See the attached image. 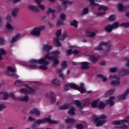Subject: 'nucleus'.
I'll use <instances>...</instances> for the list:
<instances>
[{
  "label": "nucleus",
  "mask_w": 129,
  "mask_h": 129,
  "mask_svg": "<svg viewBox=\"0 0 129 129\" xmlns=\"http://www.w3.org/2000/svg\"><path fill=\"white\" fill-rule=\"evenodd\" d=\"M59 54L60 52L59 50H55L51 52H48L45 55L44 57H41L38 59H30L28 63L23 61V66L29 67L31 69H41V70H47L48 69V66L49 64V61L52 60V66L56 67L59 64Z\"/></svg>",
  "instance_id": "obj_1"
},
{
  "label": "nucleus",
  "mask_w": 129,
  "mask_h": 129,
  "mask_svg": "<svg viewBox=\"0 0 129 129\" xmlns=\"http://www.w3.org/2000/svg\"><path fill=\"white\" fill-rule=\"evenodd\" d=\"M34 83V82H22L19 80H17L15 83L16 86H25L27 89L22 88L19 90L20 93H24V94H29V93H34L36 91V89L30 87V85Z\"/></svg>",
  "instance_id": "obj_2"
},
{
  "label": "nucleus",
  "mask_w": 129,
  "mask_h": 129,
  "mask_svg": "<svg viewBox=\"0 0 129 129\" xmlns=\"http://www.w3.org/2000/svg\"><path fill=\"white\" fill-rule=\"evenodd\" d=\"M114 99H115V97L111 96L108 100H106V104L103 102H100L98 104L99 99H97L96 101H94L92 102V107H98L101 109H103L107 104H109L110 106L113 105V104H114V102L113 101Z\"/></svg>",
  "instance_id": "obj_3"
},
{
  "label": "nucleus",
  "mask_w": 129,
  "mask_h": 129,
  "mask_svg": "<svg viewBox=\"0 0 129 129\" xmlns=\"http://www.w3.org/2000/svg\"><path fill=\"white\" fill-rule=\"evenodd\" d=\"M70 87H71V88H73V89L78 90V91H80L81 93H84V92H87V93H91V92H92V91H88L86 92V89L84 88V84L83 83H80V87H78V86L75 83L67 84L64 86V89L65 90H69Z\"/></svg>",
  "instance_id": "obj_4"
},
{
  "label": "nucleus",
  "mask_w": 129,
  "mask_h": 129,
  "mask_svg": "<svg viewBox=\"0 0 129 129\" xmlns=\"http://www.w3.org/2000/svg\"><path fill=\"white\" fill-rule=\"evenodd\" d=\"M62 33V29L58 30L56 32V38H54L53 43L54 45L57 46V47H60L61 46V43L59 41H63L67 37V33L64 32L61 39H59V37L61 36V33Z\"/></svg>",
  "instance_id": "obj_5"
},
{
  "label": "nucleus",
  "mask_w": 129,
  "mask_h": 129,
  "mask_svg": "<svg viewBox=\"0 0 129 129\" xmlns=\"http://www.w3.org/2000/svg\"><path fill=\"white\" fill-rule=\"evenodd\" d=\"M9 96L12 98L13 99H15V100H20V101H24L25 102L29 101V96H25L23 98L20 97H16L13 93L8 94L7 93L5 92L4 93L3 99H8V98H9Z\"/></svg>",
  "instance_id": "obj_6"
},
{
  "label": "nucleus",
  "mask_w": 129,
  "mask_h": 129,
  "mask_svg": "<svg viewBox=\"0 0 129 129\" xmlns=\"http://www.w3.org/2000/svg\"><path fill=\"white\" fill-rule=\"evenodd\" d=\"M106 118H107V116L104 114H103L99 118L97 117H94L93 118V121L96 124V126H100L102 125V124H104V123H105Z\"/></svg>",
  "instance_id": "obj_7"
},
{
  "label": "nucleus",
  "mask_w": 129,
  "mask_h": 129,
  "mask_svg": "<svg viewBox=\"0 0 129 129\" xmlns=\"http://www.w3.org/2000/svg\"><path fill=\"white\" fill-rule=\"evenodd\" d=\"M124 122H129V116L126 117L125 119L121 120H117L113 122V124L115 125H118V127H120L122 129L127 128L128 126L125 124H124Z\"/></svg>",
  "instance_id": "obj_8"
},
{
  "label": "nucleus",
  "mask_w": 129,
  "mask_h": 129,
  "mask_svg": "<svg viewBox=\"0 0 129 129\" xmlns=\"http://www.w3.org/2000/svg\"><path fill=\"white\" fill-rule=\"evenodd\" d=\"M106 46L107 47V49L105 51V54H107L109 51H110V42H101L99 45L95 48V50H102V47Z\"/></svg>",
  "instance_id": "obj_9"
},
{
  "label": "nucleus",
  "mask_w": 129,
  "mask_h": 129,
  "mask_svg": "<svg viewBox=\"0 0 129 129\" xmlns=\"http://www.w3.org/2000/svg\"><path fill=\"white\" fill-rule=\"evenodd\" d=\"M16 72L17 70L16 68H13L12 67H8L6 74L9 76H12V77H13V78L18 79L20 77V76L16 74Z\"/></svg>",
  "instance_id": "obj_10"
},
{
  "label": "nucleus",
  "mask_w": 129,
  "mask_h": 129,
  "mask_svg": "<svg viewBox=\"0 0 129 129\" xmlns=\"http://www.w3.org/2000/svg\"><path fill=\"white\" fill-rule=\"evenodd\" d=\"M51 116L48 118H44L42 119H38L35 121V123L37 124H42V123H44L45 122H47L48 123L55 124L58 122L57 121H54L50 119Z\"/></svg>",
  "instance_id": "obj_11"
},
{
  "label": "nucleus",
  "mask_w": 129,
  "mask_h": 129,
  "mask_svg": "<svg viewBox=\"0 0 129 129\" xmlns=\"http://www.w3.org/2000/svg\"><path fill=\"white\" fill-rule=\"evenodd\" d=\"M44 29H45V26L44 25L41 26L39 27L34 28L30 32V34L33 36H36V37H39L41 35V31L42 30H44Z\"/></svg>",
  "instance_id": "obj_12"
},
{
  "label": "nucleus",
  "mask_w": 129,
  "mask_h": 129,
  "mask_svg": "<svg viewBox=\"0 0 129 129\" xmlns=\"http://www.w3.org/2000/svg\"><path fill=\"white\" fill-rule=\"evenodd\" d=\"M6 18L7 21L6 25V28L7 29L11 31V32L15 31V27L12 26V24H11V23H12V17H11V15H8Z\"/></svg>",
  "instance_id": "obj_13"
},
{
  "label": "nucleus",
  "mask_w": 129,
  "mask_h": 129,
  "mask_svg": "<svg viewBox=\"0 0 129 129\" xmlns=\"http://www.w3.org/2000/svg\"><path fill=\"white\" fill-rule=\"evenodd\" d=\"M110 79H115L116 81H112L110 82L111 85L113 86H117L120 84V79L119 78V76H116V75H110Z\"/></svg>",
  "instance_id": "obj_14"
},
{
  "label": "nucleus",
  "mask_w": 129,
  "mask_h": 129,
  "mask_svg": "<svg viewBox=\"0 0 129 129\" xmlns=\"http://www.w3.org/2000/svg\"><path fill=\"white\" fill-rule=\"evenodd\" d=\"M70 49H69L67 51V55L68 56L71 55V54H75L77 55L79 53V50H78V47L76 45H70Z\"/></svg>",
  "instance_id": "obj_15"
},
{
  "label": "nucleus",
  "mask_w": 129,
  "mask_h": 129,
  "mask_svg": "<svg viewBox=\"0 0 129 129\" xmlns=\"http://www.w3.org/2000/svg\"><path fill=\"white\" fill-rule=\"evenodd\" d=\"M45 97H46V98H49V97L51 102L55 103L56 101V97H55V94L54 92H51L50 94H46L45 95Z\"/></svg>",
  "instance_id": "obj_16"
},
{
  "label": "nucleus",
  "mask_w": 129,
  "mask_h": 129,
  "mask_svg": "<svg viewBox=\"0 0 129 129\" xmlns=\"http://www.w3.org/2000/svg\"><path fill=\"white\" fill-rule=\"evenodd\" d=\"M60 19L61 21L58 20L56 24V26H60L61 25H64V21L66 19V15L64 13H62L60 15Z\"/></svg>",
  "instance_id": "obj_17"
},
{
  "label": "nucleus",
  "mask_w": 129,
  "mask_h": 129,
  "mask_svg": "<svg viewBox=\"0 0 129 129\" xmlns=\"http://www.w3.org/2000/svg\"><path fill=\"white\" fill-rule=\"evenodd\" d=\"M53 46L52 45L44 44L42 46L41 48V51L43 53H46L50 51V50L52 49Z\"/></svg>",
  "instance_id": "obj_18"
},
{
  "label": "nucleus",
  "mask_w": 129,
  "mask_h": 129,
  "mask_svg": "<svg viewBox=\"0 0 129 129\" xmlns=\"http://www.w3.org/2000/svg\"><path fill=\"white\" fill-rule=\"evenodd\" d=\"M80 64L81 66V69L83 70H86V69H88L90 67V63L89 62L84 61L80 62Z\"/></svg>",
  "instance_id": "obj_19"
},
{
  "label": "nucleus",
  "mask_w": 129,
  "mask_h": 129,
  "mask_svg": "<svg viewBox=\"0 0 129 129\" xmlns=\"http://www.w3.org/2000/svg\"><path fill=\"white\" fill-rule=\"evenodd\" d=\"M129 93V89H127L124 92V94L122 95H120L118 96V99L120 100H123V99H125V96L127 95Z\"/></svg>",
  "instance_id": "obj_20"
},
{
  "label": "nucleus",
  "mask_w": 129,
  "mask_h": 129,
  "mask_svg": "<svg viewBox=\"0 0 129 129\" xmlns=\"http://www.w3.org/2000/svg\"><path fill=\"white\" fill-rule=\"evenodd\" d=\"M35 3L37 4L38 8L40 9V10H42V11H44L45 10V6L42 4H41V3H42V0H34Z\"/></svg>",
  "instance_id": "obj_21"
},
{
  "label": "nucleus",
  "mask_w": 129,
  "mask_h": 129,
  "mask_svg": "<svg viewBox=\"0 0 129 129\" xmlns=\"http://www.w3.org/2000/svg\"><path fill=\"white\" fill-rule=\"evenodd\" d=\"M30 114H34L35 115H36L37 116L40 115V111L38 110V109H32L30 111Z\"/></svg>",
  "instance_id": "obj_22"
},
{
  "label": "nucleus",
  "mask_w": 129,
  "mask_h": 129,
  "mask_svg": "<svg viewBox=\"0 0 129 129\" xmlns=\"http://www.w3.org/2000/svg\"><path fill=\"white\" fill-rule=\"evenodd\" d=\"M28 9L30 10V11H32L33 12H39L40 10L38 8V7L33 5H29L28 6Z\"/></svg>",
  "instance_id": "obj_23"
},
{
  "label": "nucleus",
  "mask_w": 129,
  "mask_h": 129,
  "mask_svg": "<svg viewBox=\"0 0 129 129\" xmlns=\"http://www.w3.org/2000/svg\"><path fill=\"white\" fill-rule=\"evenodd\" d=\"M96 33H97V31H95L94 32H91L90 31H87L86 32V35L88 36V37H90V38H92L94 37V36L96 35Z\"/></svg>",
  "instance_id": "obj_24"
},
{
  "label": "nucleus",
  "mask_w": 129,
  "mask_h": 129,
  "mask_svg": "<svg viewBox=\"0 0 129 129\" xmlns=\"http://www.w3.org/2000/svg\"><path fill=\"white\" fill-rule=\"evenodd\" d=\"M89 2H90V4L91 6L93 7H96L98 5V4H96V3H100L101 2V1L99 0H88Z\"/></svg>",
  "instance_id": "obj_25"
},
{
  "label": "nucleus",
  "mask_w": 129,
  "mask_h": 129,
  "mask_svg": "<svg viewBox=\"0 0 129 129\" xmlns=\"http://www.w3.org/2000/svg\"><path fill=\"white\" fill-rule=\"evenodd\" d=\"M21 38V34H17L16 35L13 37L11 40V43H15V42H17L19 39Z\"/></svg>",
  "instance_id": "obj_26"
},
{
  "label": "nucleus",
  "mask_w": 129,
  "mask_h": 129,
  "mask_svg": "<svg viewBox=\"0 0 129 129\" xmlns=\"http://www.w3.org/2000/svg\"><path fill=\"white\" fill-rule=\"evenodd\" d=\"M18 13H19V9L16 8L12 10L11 12V15L12 17H17V15H18Z\"/></svg>",
  "instance_id": "obj_27"
},
{
  "label": "nucleus",
  "mask_w": 129,
  "mask_h": 129,
  "mask_svg": "<svg viewBox=\"0 0 129 129\" xmlns=\"http://www.w3.org/2000/svg\"><path fill=\"white\" fill-rule=\"evenodd\" d=\"M105 30L107 33H110V32H112L113 29H112L111 25H108L105 27Z\"/></svg>",
  "instance_id": "obj_28"
},
{
  "label": "nucleus",
  "mask_w": 129,
  "mask_h": 129,
  "mask_svg": "<svg viewBox=\"0 0 129 129\" xmlns=\"http://www.w3.org/2000/svg\"><path fill=\"white\" fill-rule=\"evenodd\" d=\"M69 114L70 115H75V108L72 107L70 108L68 111Z\"/></svg>",
  "instance_id": "obj_29"
},
{
  "label": "nucleus",
  "mask_w": 129,
  "mask_h": 129,
  "mask_svg": "<svg viewBox=\"0 0 129 129\" xmlns=\"http://www.w3.org/2000/svg\"><path fill=\"white\" fill-rule=\"evenodd\" d=\"M7 54V52L6 51V50H5L3 48H0V60H2L3 59V55H6Z\"/></svg>",
  "instance_id": "obj_30"
},
{
  "label": "nucleus",
  "mask_w": 129,
  "mask_h": 129,
  "mask_svg": "<svg viewBox=\"0 0 129 129\" xmlns=\"http://www.w3.org/2000/svg\"><path fill=\"white\" fill-rule=\"evenodd\" d=\"M113 92H114V89L109 90L108 91L106 92L105 93V97H107L108 95H111V94H113Z\"/></svg>",
  "instance_id": "obj_31"
},
{
  "label": "nucleus",
  "mask_w": 129,
  "mask_h": 129,
  "mask_svg": "<svg viewBox=\"0 0 129 129\" xmlns=\"http://www.w3.org/2000/svg\"><path fill=\"white\" fill-rule=\"evenodd\" d=\"M56 72L59 74L58 75L59 77H61L62 79H65V76H64L63 74L61 73V72H62V69H58L56 71Z\"/></svg>",
  "instance_id": "obj_32"
},
{
  "label": "nucleus",
  "mask_w": 129,
  "mask_h": 129,
  "mask_svg": "<svg viewBox=\"0 0 129 129\" xmlns=\"http://www.w3.org/2000/svg\"><path fill=\"white\" fill-rule=\"evenodd\" d=\"M121 73L123 76H125V75H128L129 70L128 69L124 70L122 69L121 71Z\"/></svg>",
  "instance_id": "obj_33"
},
{
  "label": "nucleus",
  "mask_w": 129,
  "mask_h": 129,
  "mask_svg": "<svg viewBox=\"0 0 129 129\" xmlns=\"http://www.w3.org/2000/svg\"><path fill=\"white\" fill-rule=\"evenodd\" d=\"M69 106H70V105L67 104L59 106V109H68V108H69Z\"/></svg>",
  "instance_id": "obj_34"
},
{
  "label": "nucleus",
  "mask_w": 129,
  "mask_h": 129,
  "mask_svg": "<svg viewBox=\"0 0 129 129\" xmlns=\"http://www.w3.org/2000/svg\"><path fill=\"white\" fill-rule=\"evenodd\" d=\"M89 60V61H91V62L94 63V62H96V61H97L98 58L94 57V55H91L90 56Z\"/></svg>",
  "instance_id": "obj_35"
},
{
  "label": "nucleus",
  "mask_w": 129,
  "mask_h": 129,
  "mask_svg": "<svg viewBox=\"0 0 129 129\" xmlns=\"http://www.w3.org/2000/svg\"><path fill=\"white\" fill-rule=\"evenodd\" d=\"M66 122L67 123H74L75 120L71 118H68L66 119Z\"/></svg>",
  "instance_id": "obj_36"
},
{
  "label": "nucleus",
  "mask_w": 129,
  "mask_h": 129,
  "mask_svg": "<svg viewBox=\"0 0 129 129\" xmlns=\"http://www.w3.org/2000/svg\"><path fill=\"white\" fill-rule=\"evenodd\" d=\"M75 104L76 105H77V106L80 108V109H82V106H81V102H80V101L78 100H77L75 101Z\"/></svg>",
  "instance_id": "obj_37"
},
{
  "label": "nucleus",
  "mask_w": 129,
  "mask_h": 129,
  "mask_svg": "<svg viewBox=\"0 0 129 129\" xmlns=\"http://www.w3.org/2000/svg\"><path fill=\"white\" fill-rule=\"evenodd\" d=\"M112 29H117L119 27V23L118 22H114L112 25H111Z\"/></svg>",
  "instance_id": "obj_38"
},
{
  "label": "nucleus",
  "mask_w": 129,
  "mask_h": 129,
  "mask_svg": "<svg viewBox=\"0 0 129 129\" xmlns=\"http://www.w3.org/2000/svg\"><path fill=\"white\" fill-rule=\"evenodd\" d=\"M117 7H118V10L120 12H121V11L125 10V8L124 7H123V5H122V4H118Z\"/></svg>",
  "instance_id": "obj_39"
},
{
  "label": "nucleus",
  "mask_w": 129,
  "mask_h": 129,
  "mask_svg": "<svg viewBox=\"0 0 129 129\" xmlns=\"http://www.w3.org/2000/svg\"><path fill=\"white\" fill-rule=\"evenodd\" d=\"M52 84H54V85H60V81L58 80V79H54L51 82Z\"/></svg>",
  "instance_id": "obj_40"
},
{
  "label": "nucleus",
  "mask_w": 129,
  "mask_h": 129,
  "mask_svg": "<svg viewBox=\"0 0 129 129\" xmlns=\"http://www.w3.org/2000/svg\"><path fill=\"white\" fill-rule=\"evenodd\" d=\"M98 9L99 11H101V10H103V11H107V10H108V7L104 6L103 5H100Z\"/></svg>",
  "instance_id": "obj_41"
},
{
  "label": "nucleus",
  "mask_w": 129,
  "mask_h": 129,
  "mask_svg": "<svg viewBox=\"0 0 129 129\" xmlns=\"http://www.w3.org/2000/svg\"><path fill=\"white\" fill-rule=\"evenodd\" d=\"M97 77L98 78H101L102 79V80L103 81V82H105V81H106L107 80V79L106 78V77H104L103 75H98L97 76Z\"/></svg>",
  "instance_id": "obj_42"
},
{
  "label": "nucleus",
  "mask_w": 129,
  "mask_h": 129,
  "mask_svg": "<svg viewBox=\"0 0 129 129\" xmlns=\"http://www.w3.org/2000/svg\"><path fill=\"white\" fill-rule=\"evenodd\" d=\"M78 23L76 20H73L72 22L70 23L71 26H73L75 28H77V25Z\"/></svg>",
  "instance_id": "obj_43"
},
{
  "label": "nucleus",
  "mask_w": 129,
  "mask_h": 129,
  "mask_svg": "<svg viewBox=\"0 0 129 129\" xmlns=\"http://www.w3.org/2000/svg\"><path fill=\"white\" fill-rule=\"evenodd\" d=\"M62 69H66L67 68V61H63L61 63Z\"/></svg>",
  "instance_id": "obj_44"
},
{
  "label": "nucleus",
  "mask_w": 129,
  "mask_h": 129,
  "mask_svg": "<svg viewBox=\"0 0 129 129\" xmlns=\"http://www.w3.org/2000/svg\"><path fill=\"white\" fill-rule=\"evenodd\" d=\"M73 4V2L72 1H66L63 2V5L66 7V6H68L69 5H72Z\"/></svg>",
  "instance_id": "obj_45"
},
{
  "label": "nucleus",
  "mask_w": 129,
  "mask_h": 129,
  "mask_svg": "<svg viewBox=\"0 0 129 129\" xmlns=\"http://www.w3.org/2000/svg\"><path fill=\"white\" fill-rule=\"evenodd\" d=\"M89 12L88 8H86L83 10L82 14V15H86L87 14H88Z\"/></svg>",
  "instance_id": "obj_46"
},
{
  "label": "nucleus",
  "mask_w": 129,
  "mask_h": 129,
  "mask_svg": "<svg viewBox=\"0 0 129 129\" xmlns=\"http://www.w3.org/2000/svg\"><path fill=\"white\" fill-rule=\"evenodd\" d=\"M108 20L110 22H113L115 20V16L111 15L109 16Z\"/></svg>",
  "instance_id": "obj_47"
},
{
  "label": "nucleus",
  "mask_w": 129,
  "mask_h": 129,
  "mask_svg": "<svg viewBox=\"0 0 129 129\" xmlns=\"http://www.w3.org/2000/svg\"><path fill=\"white\" fill-rule=\"evenodd\" d=\"M117 71V68L116 67L111 68L109 69V72H111V73L116 72Z\"/></svg>",
  "instance_id": "obj_48"
},
{
  "label": "nucleus",
  "mask_w": 129,
  "mask_h": 129,
  "mask_svg": "<svg viewBox=\"0 0 129 129\" xmlns=\"http://www.w3.org/2000/svg\"><path fill=\"white\" fill-rule=\"evenodd\" d=\"M84 104L85 106L89 105L90 104V100L89 99H87L84 102Z\"/></svg>",
  "instance_id": "obj_49"
},
{
  "label": "nucleus",
  "mask_w": 129,
  "mask_h": 129,
  "mask_svg": "<svg viewBox=\"0 0 129 129\" xmlns=\"http://www.w3.org/2000/svg\"><path fill=\"white\" fill-rule=\"evenodd\" d=\"M124 61H126L125 65L127 67H128V68H129V57H125L124 59Z\"/></svg>",
  "instance_id": "obj_50"
},
{
  "label": "nucleus",
  "mask_w": 129,
  "mask_h": 129,
  "mask_svg": "<svg viewBox=\"0 0 129 129\" xmlns=\"http://www.w3.org/2000/svg\"><path fill=\"white\" fill-rule=\"evenodd\" d=\"M120 26L121 27H124V28H128L129 27V23H123L121 24H120Z\"/></svg>",
  "instance_id": "obj_51"
},
{
  "label": "nucleus",
  "mask_w": 129,
  "mask_h": 129,
  "mask_svg": "<svg viewBox=\"0 0 129 129\" xmlns=\"http://www.w3.org/2000/svg\"><path fill=\"white\" fill-rule=\"evenodd\" d=\"M55 12V11L51 9L50 8H49L48 9V10L47 11V14H53V13H54Z\"/></svg>",
  "instance_id": "obj_52"
},
{
  "label": "nucleus",
  "mask_w": 129,
  "mask_h": 129,
  "mask_svg": "<svg viewBox=\"0 0 129 129\" xmlns=\"http://www.w3.org/2000/svg\"><path fill=\"white\" fill-rule=\"evenodd\" d=\"M6 108V106L4 104H0V111H2V110H3Z\"/></svg>",
  "instance_id": "obj_53"
},
{
  "label": "nucleus",
  "mask_w": 129,
  "mask_h": 129,
  "mask_svg": "<svg viewBox=\"0 0 129 129\" xmlns=\"http://www.w3.org/2000/svg\"><path fill=\"white\" fill-rule=\"evenodd\" d=\"M5 44V39L3 38H0V45H4Z\"/></svg>",
  "instance_id": "obj_54"
},
{
  "label": "nucleus",
  "mask_w": 129,
  "mask_h": 129,
  "mask_svg": "<svg viewBox=\"0 0 129 129\" xmlns=\"http://www.w3.org/2000/svg\"><path fill=\"white\" fill-rule=\"evenodd\" d=\"M77 129H83V126L81 125V124H78L77 125Z\"/></svg>",
  "instance_id": "obj_55"
},
{
  "label": "nucleus",
  "mask_w": 129,
  "mask_h": 129,
  "mask_svg": "<svg viewBox=\"0 0 129 129\" xmlns=\"http://www.w3.org/2000/svg\"><path fill=\"white\" fill-rule=\"evenodd\" d=\"M103 15H105V12H99L97 14V16H103Z\"/></svg>",
  "instance_id": "obj_56"
},
{
  "label": "nucleus",
  "mask_w": 129,
  "mask_h": 129,
  "mask_svg": "<svg viewBox=\"0 0 129 129\" xmlns=\"http://www.w3.org/2000/svg\"><path fill=\"white\" fill-rule=\"evenodd\" d=\"M10 2H12L14 4H16L17 3H19L21 0H9Z\"/></svg>",
  "instance_id": "obj_57"
},
{
  "label": "nucleus",
  "mask_w": 129,
  "mask_h": 129,
  "mask_svg": "<svg viewBox=\"0 0 129 129\" xmlns=\"http://www.w3.org/2000/svg\"><path fill=\"white\" fill-rule=\"evenodd\" d=\"M34 120H35V119H34V118L31 117V116H29V117H28V120L29 121H33Z\"/></svg>",
  "instance_id": "obj_58"
},
{
  "label": "nucleus",
  "mask_w": 129,
  "mask_h": 129,
  "mask_svg": "<svg viewBox=\"0 0 129 129\" xmlns=\"http://www.w3.org/2000/svg\"><path fill=\"white\" fill-rule=\"evenodd\" d=\"M100 64L101 65H105V61H102L100 62Z\"/></svg>",
  "instance_id": "obj_59"
},
{
  "label": "nucleus",
  "mask_w": 129,
  "mask_h": 129,
  "mask_svg": "<svg viewBox=\"0 0 129 129\" xmlns=\"http://www.w3.org/2000/svg\"><path fill=\"white\" fill-rule=\"evenodd\" d=\"M3 24V21H2V18H0V27Z\"/></svg>",
  "instance_id": "obj_60"
},
{
  "label": "nucleus",
  "mask_w": 129,
  "mask_h": 129,
  "mask_svg": "<svg viewBox=\"0 0 129 129\" xmlns=\"http://www.w3.org/2000/svg\"><path fill=\"white\" fill-rule=\"evenodd\" d=\"M4 33H9V31L8 30H7V29H5V30H4Z\"/></svg>",
  "instance_id": "obj_61"
},
{
  "label": "nucleus",
  "mask_w": 129,
  "mask_h": 129,
  "mask_svg": "<svg viewBox=\"0 0 129 129\" xmlns=\"http://www.w3.org/2000/svg\"><path fill=\"white\" fill-rule=\"evenodd\" d=\"M61 103V102L60 101H59V102H56V105H59V104H60Z\"/></svg>",
  "instance_id": "obj_62"
},
{
  "label": "nucleus",
  "mask_w": 129,
  "mask_h": 129,
  "mask_svg": "<svg viewBox=\"0 0 129 129\" xmlns=\"http://www.w3.org/2000/svg\"><path fill=\"white\" fill-rule=\"evenodd\" d=\"M126 16L129 17V12H127V13H126Z\"/></svg>",
  "instance_id": "obj_63"
},
{
  "label": "nucleus",
  "mask_w": 129,
  "mask_h": 129,
  "mask_svg": "<svg viewBox=\"0 0 129 129\" xmlns=\"http://www.w3.org/2000/svg\"><path fill=\"white\" fill-rule=\"evenodd\" d=\"M14 127H10L8 129H14Z\"/></svg>",
  "instance_id": "obj_64"
}]
</instances>
